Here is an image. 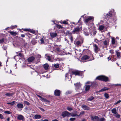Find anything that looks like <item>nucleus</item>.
Masks as SVG:
<instances>
[{"label": "nucleus", "instance_id": "nucleus-57", "mask_svg": "<svg viewBox=\"0 0 121 121\" xmlns=\"http://www.w3.org/2000/svg\"><path fill=\"white\" fill-rule=\"evenodd\" d=\"M121 102V100H119L117 102H116L115 104H118L120 103Z\"/></svg>", "mask_w": 121, "mask_h": 121}, {"label": "nucleus", "instance_id": "nucleus-58", "mask_svg": "<svg viewBox=\"0 0 121 121\" xmlns=\"http://www.w3.org/2000/svg\"><path fill=\"white\" fill-rule=\"evenodd\" d=\"M39 108L43 112H44L45 111V110L43 109L40 107H39Z\"/></svg>", "mask_w": 121, "mask_h": 121}, {"label": "nucleus", "instance_id": "nucleus-31", "mask_svg": "<svg viewBox=\"0 0 121 121\" xmlns=\"http://www.w3.org/2000/svg\"><path fill=\"white\" fill-rule=\"evenodd\" d=\"M74 43L75 45H79L81 43V42L79 41H75Z\"/></svg>", "mask_w": 121, "mask_h": 121}, {"label": "nucleus", "instance_id": "nucleus-27", "mask_svg": "<svg viewBox=\"0 0 121 121\" xmlns=\"http://www.w3.org/2000/svg\"><path fill=\"white\" fill-rule=\"evenodd\" d=\"M15 102V101H13L11 102L7 103V104H10L11 106H13Z\"/></svg>", "mask_w": 121, "mask_h": 121}, {"label": "nucleus", "instance_id": "nucleus-11", "mask_svg": "<svg viewBox=\"0 0 121 121\" xmlns=\"http://www.w3.org/2000/svg\"><path fill=\"white\" fill-rule=\"evenodd\" d=\"M60 90H56L54 92V95L57 96H58L60 95Z\"/></svg>", "mask_w": 121, "mask_h": 121}, {"label": "nucleus", "instance_id": "nucleus-18", "mask_svg": "<svg viewBox=\"0 0 121 121\" xmlns=\"http://www.w3.org/2000/svg\"><path fill=\"white\" fill-rule=\"evenodd\" d=\"M109 42V40L108 39L105 40L103 42V44L105 46L108 45Z\"/></svg>", "mask_w": 121, "mask_h": 121}, {"label": "nucleus", "instance_id": "nucleus-51", "mask_svg": "<svg viewBox=\"0 0 121 121\" xmlns=\"http://www.w3.org/2000/svg\"><path fill=\"white\" fill-rule=\"evenodd\" d=\"M29 32L33 34L35 32V31L34 30H32L30 29V30H29Z\"/></svg>", "mask_w": 121, "mask_h": 121}, {"label": "nucleus", "instance_id": "nucleus-12", "mask_svg": "<svg viewBox=\"0 0 121 121\" xmlns=\"http://www.w3.org/2000/svg\"><path fill=\"white\" fill-rule=\"evenodd\" d=\"M17 119L19 120H22V121H23L24 120V117L21 115H18L17 117Z\"/></svg>", "mask_w": 121, "mask_h": 121}, {"label": "nucleus", "instance_id": "nucleus-19", "mask_svg": "<svg viewBox=\"0 0 121 121\" xmlns=\"http://www.w3.org/2000/svg\"><path fill=\"white\" fill-rule=\"evenodd\" d=\"M89 57L87 55H84L83 56L82 58V59L83 60H85L89 59Z\"/></svg>", "mask_w": 121, "mask_h": 121}, {"label": "nucleus", "instance_id": "nucleus-63", "mask_svg": "<svg viewBox=\"0 0 121 121\" xmlns=\"http://www.w3.org/2000/svg\"><path fill=\"white\" fill-rule=\"evenodd\" d=\"M81 121H86V120L85 119H83Z\"/></svg>", "mask_w": 121, "mask_h": 121}, {"label": "nucleus", "instance_id": "nucleus-8", "mask_svg": "<svg viewBox=\"0 0 121 121\" xmlns=\"http://www.w3.org/2000/svg\"><path fill=\"white\" fill-rule=\"evenodd\" d=\"M92 19L93 20L94 17H89L85 20V22L86 23L88 22L89 21L91 20Z\"/></svg>", "mask_w": 121, "mask_h": 121}, {"label": "nucleus", "instance_id": "nucleus-43", "mask_svg": "<svg viewBox=\"0 0 121 121\" xmlns=\"http://www.w3.org/2000/svg\"><path fill=\"white\" fill-rule=\"evenodd\" d=\"M54 66L56 68H58L59 67V64L57 63L56 64L54 65Z\"/></svg>", "mask_w": 121, "mask_h": 121}, {"label": "nucleus", "instance_id": "nucleus-13", "mask_svg": "<svg viewBox=\"0 0 121 121\" xmlns=\"http://www.w3.org/2000/svg\"><path fill=\"white\" fill-rule=\"evenodd\" d=\"M35 57L33 56H31L29 57L27 59L28 61L29 62H31L33 61L35 59Z\"/></svg>", "mask_w": 121, "mask_h": 121}, {"label": "nucleus", "instance_id": "nucleus-52", "mask_svg": "<svg viewBox=\"0 0 121 121\" xmlns=\"http://www.w3.org/2000/svg\"><path fill=\"white\" fill-rule=\"evenodd\" d=\"M0 118L2 119H4V117L3 116V115L0 113Z\"/></svg>", "mask_w": 121, "mask_h": 121}, {"label": "nucleus", "instance_id": "nucleus-20", "mask_svg": "<svg viewBox=\"0 0 121 121\" xmlns=\"http://www.w3.org/2000/svg\"><path fill=\"white\" fill-rule=\"evenodd\" d=\"M50 35L52 37L54 38L56 36L57 34L55 32H51L50 33Z\"/></svg>", "mask_w": 121, "mask_h": 121}, {"label": "nucleus", "instance_id": "nucleus-44", "mask_svg": "<svg viewBox=\"0 0 121 121\" xmlns=\"http://www.w3.org/2000/svg\"><path fill=\"white\" fill-rule=\"evenodd\" d=\"M81 18H80L79 20L78 23H79V24H78L79 25H82V22H81Z\"/></svg>", "mask_w": 121, "mask_h": 121}, {"label": "nucleus", "instance_id": "nucleus-40", "mask_svg": "<svg viewBox=\"0 0 121 121\" xmlns=\"http://www.w3.org/2000/svg\"><path fill=\"white\" fill-rule=\"evenodd\" d=\"M116 114V115H114V116H115L116 117L118 118H119L120 117V116L119 114H117V113Z\"/></svg>", "mask_w": 121, "mask_h": 121}, {"label": "nucleus", "instance_id": "nucleus-10", "mask_svg": "<svg viewBox=\"0 0 121 121\" xmlns=\"http://www.w3.org/2000/svg\"><path fill=\"white\" fill-rule=\"evenodd\" d=\"M91 118L93 121H98L99 119L98 117L96 116L93 117L91 115Z\"/></svg>", "mask_w": 121, "mask_h": 121}, {"label": "nucleus", "instance_id": "nucleus-49", "mask_svg": "<svg viewBox=\"0 0 121 121\" xmlns=\"http://www.w3.org/2000/svg\"><path fill=\"white\" fill-rule=\"evenodd\" d=\"M67 22L65 21H64L62 22L61 23V24H67Z\"/></svg>", "mask_w": 121, "mask_h": 121}, {"label": "nucleus", "instance_id": "nucleus-38", "mask_svg": "<svg viewBox=\"0 0 121 121\" xmlns=\"http://www.w3.org/2000/svg\"><path fill=\"white\" fill-rule=\"evenodd\" d=\"M115 39H114L112 38V44L114 45L115 43Z\"/></svg>", "mask_w": 121, "mask_h": 121}, {"label": "nucleus", "instance_id": "nucleus-21", "mask_svg": "<svg viewBox=\"0 0 121 121\" xmlns=\"http://www.w3.org/2000/svg\"><path fill=\"white\" fill-rule=\"evenodd\" d=\"M108 89L109 88H107V87H105L101 89L100 90H99V92L105 91H106L108 90Z\"/></svg>", "mask_w": 121, "mask_h": 121}, {"label": "nucleus", "instance_id": "nucleus-36", "mask_svg": "<svg viewBox=\"0 0 121 121\" xmlns=\"http://www.w3.org/2000/svg\"><path fill=\"white\" fill-rule=\"evenodd\" d=\"M13 94L12 93H7L5 94V95L7 96H10L12 95Z\"/></svg>", "mask_w": 121, "mask_h": 121}, {"label": "nucleus", "instance_id": "nucleus-23", "mask_svg": "<svg viewBox=\"0 0 121 121\" xmlns=\"http://www.w3.org/2000/svg\"><path fill=\"white\" fill-rule=\"evenodd\" d=\"M97 85V83L96 82H94L91 83V86L93 87H95Z\"/></svg>", "mask_w": 121, "mask_h": 121}, {"label": "nucleus", "instance_id": "nucleus-50", "mask_svg": "<svg viewBox=\"0 0 121 121\" xmlns=\"http://www.w3.org/2000/svg\"><path fill=\"white\" fill-rule=\"evenodd\" d=\"M56 60L60 61L62 60V59L59 58H57L56 59Z\"/></svg>", "mask_w": 121, "mask_h": 121}, {"label": "nucleus", "instance_id": "nucleus-28", "mask_svg": "<svg viewBox=\"0 0 121 121\" xmlns=\"http://www.w3.org/2000/svg\"><path fill=\"white\" fill-rule=\"evenodd\" d=\"M48 67L49 65L47 64H45L43 65L44 68L45 70H47L48 68Z\"/></svg>", "mask_w": 121, "mask_h": 121}, {"label": "nucleus", "instance_id": "nucleus-32", "mask_svg": "<svg viewBox=\"0 0 121 121\" xmlns=\"http://www.w3.org/2000/svg\"><path fill=\"white\" fill-rule=\"evenodd\" d=\"M69 38L71 42L72 43L73 42V36L71 35L69 36Z\"/></svg>", "mask_w": 121, "mask_h": 121}, {"label": "nucleus", "instance_id": "nucleus-30", "mask_svg": "<svg viewBox=\"0 0 121 121\" xmlns=\"http://www.w3.org/2000/svg\"><path fill=\"white\" fill-rule=\"evenodd\" d=\"M66 35H68L69 36L72 35V33L69 31L67 30L65 33Z\"/></svg>", "mask_w": 121, "mask_h": 121}, {"label": "nucleus", "instance_id": "nucleus-24", "mask_svg": "<svg viewBox=\"0 0 121 121\" xmlns=\"http://www.w3.org/2000/svg\"><path fill=\"white\" fill-rule=\"evenodd\" d=\"M9 32L10 33V34L13 36H15L17 34L16 32H13V31H9Z\"/></svg>", "mask_w": 121, "mask_h": 121}, {"label": "nucleus", "instance_id": "nucleus-9", "mask_svg": "<svg viewBox=\"0 0 121 121\" xmlns=\"http://www.w3.org/2000/svg\"><path fill=\"white\" fill-rule=\"evenodd\" d=\"M112 12L111 11H110L108 14H107L105 16V18L107 19H109L112 16Z\"/></svg>", "mask_w": 121, "mask_h": 121}, {"label": "nucleus", "instance_id": "nucleus-37", "mask_svg": "<svg viewBox=\"0 0 121 121\" xmlns=\"http://www.w3.org/2000/svg\"><path fill=\"white\" fill-rule=\"evenodd\" d=\"M41 44H44V39L43 38H41L40 39Z\"/></svg>", "mask_w": 121, "mask_h": 121}, {"label": "nucleus", "instance_id": "nucleus-48", "mask_svg": "<svg viewBox=\"0 0 121 121\" xmlns=\"http://www.w3.org/2000/svg\"><path fill=\"white\" fill-rule=\"evenodd\" d=\"M100 121H105V119L104 117L101 118L100 119Z\"/></svg>", "mask_w": 121, "mask_h": 121}, {"label": "nucleus", "instance_id": "nucleus-22", "mask_svg": "<svg viewBox=\"0 0 121 121\" xmlns=\"http://www.w3.org/2000/svg\"><path fill=\"white\" fill-rule=\"evenodd\" d=\"M34 117L35 119H38L41 118V117L40 115L36 114L34 116Z\"/></svg>", "mask_w": 121, "mask_h": 121}, {"label": "nucleus", "instance_id": "nucleus-4", "mask_svg": "<svg viewBox=\"0 0 121 121\" xmlns=\"http://www.w3.org/2000/svg\"><path fill=\"white\" fill-rule=\"evenodd\" d=\"M71 113L65 111L62 113V116L64 117H69L71 116Z\"/></svg>", "mask_w": 121, "mask_h": 121}, {"label": "nucleus", "instance_id": "nucleus-61", "mask_svg": "<svg viewBox=\"0 0 121 121\" xmlns=\"http://www.w3.org/2000/svg\"><path fill=\"white\" fill-rule=\"evenodd\" d=\"M68 74L67 73H66L65 75V77L66 78H68Z\"/></svg>", "mask_w": 121, "mask_h": 121}, {"label": "nucleus", "instance_id": "nucleus-1", "mask_svg": "<svg viewBox=\"0 0 121 121\" xmlns=\"http://www.w3.org/2000/svg\"><path fill=\"white\" fill-rule=\"evenodd\" d=\"M75 87V90L77 91L80 92L76 94L77 95L80 94H81L82 92V90L81 88L82 84L80 82H78L74 84Z\"/></svg>", "mask_w": 121, "mask_h": 121}, {"label": "nucleus", "instance_id": "nucleus-46", "mask_svg": "<svg viewBox=\"0 0 121 121\" xmlns=\"http://www.w3.org/2000/svg\"><path fill=\"white\" fill-rule=\"evenodd\" d=\"M24 103L26 104H27L28 105H29L30 104V103L29 102H28L26 101H24Z\"/></svg>", "mask_w": 121, "mask_h": 121}, {"label": "nucleus", "instance_id": "nucleus-25", "mask_svg": "<svg viewBox=\"0 0 121 121\" xmlns=\"http://www.w3.org/2000/svg\"><path fill=\"white\" fill-rule=\"evenodd\" d=\"M111 111L114 114H116L117 113V109L115 108H113Z\"/></svg>", "mask_w": 121, "mask_h": 121}, {"label": "nucleus", "instance_id": "nucleus-7", "mask_svg": "<svg viewBox=\"0 0 121 121\" xmlns=\"http://www.w3.org/2000/svg\"><path fill=\"white\" fill-rule=\"evenodd\" d=\"M37 96L40 98L39 99L41 100L43 102H45L48 103L49 102V101L48 100L46 99H45L44 98L42 97L41 96L39 95H37Z\"/></svg>", "mask_w": 121, "mask_h": 121}, {"label": "nucleus", "instance_id": "nucleus-53", "mask_svg": "<svg viewBox=\"0 0 121 121\" xmlns=\"http://www.w3.org/2000/svg\"><path fill=\"white\" fill-rule=\"evenodd\" d=\"M56 50L58 52H60V48L59 47L56 48Z\"/></svg>", "mask_w": 121, "mask_h": 121}, {"label": "nucleus", "instance_id": "nucleus-64", "mask_svg": "<svg viewBox=\"0 0 121 121\" xmlns=\"http://www.w3.org/2000/svg\"><path fill=\"white\" fill-rule=\"evenodd\" d=\"M52 121H58L56 119H55L54 120H52Z\"/></svg>", "mask_w": 121, "mask_h": 121}, {"label": "nucleus", "instance_id": "nucleus-54", "mask_svg": "<svg viewBox=\"0 0 121 121\" xmlns=\"http://www.w3.org/2000/svg\"><path fill=\"white\" fill-rule=\"evenodd\" d=\"M4 41V38H2L1 39H0V43H2Z\"/></svg>", "mask_w": 121, "mask_h": 121}, {"label": "nucleus", "instance_id": "nucleus-59", "mask_svg": "<svg viewBox=\"0 0 121 121\" xmlns=\"http://www.w3.org/2000/svg\"><path fill=\"white\" fill-rule=\"evenodd\" d=\"M99 56H100V57H102L103 56V55L102 53H99Z\"/></svg>", "mask_w": 121, "mask_h": 121}, {"label": "nucleus", "instance_id": "nucleus-29", "mask_svg": "<svg viewBox=\"0 0 121 121\" xmlns=\"http://www.w3.org/2000/svg\"><path fill=\"white\" fill-rule=\"evenodd\" d=\"M91 87V86L89 85H86V87L85 90L86 91H88Z\"/></svg>", "mask_w": 121, "mask_h": 121}, {"label": "nucleus", "instance_id": "nucleus-41", "mask_svg": "<svg viewBox=\"0 0 121 121\" xmlns=\"http://www.w3.org/2000/svg\"><path fill=\"white\" fill-rule=\"evenodd\" d=\"M67 109L69 111H70L73 110V108L71 107H67Z\"/></svg>", "mask_w": 121, "mask_h": 121}, {"label": "nucleus", "instance_id": "nucleus-14", "mask_svg": "<svg viewBox=\"0 0 121 121\" xmlns=\"http://www.w3.org/2000/svg\"><path fill=\"white\" fill-rule=\"evenodd\" d=\"M78 112L76 110L74 111H73V113L71 114V116L72 117H74L76 116H78L79 115H77Z\"/></svg>", "mask_w": 121, "mask_h": 121}, {"label": "nucleus", "instance_id": "nucleus-26", "mask_svg": "<svg viewBox=\"0 0 121 121\" xmlns=\"http://www.w3.org/2000/svg\"><path fill=\"white\" fill-rule=\"evenodd\" d=\"M46 59H47L48 60L50 61H51V59L50 56H49L48 55H46Z\"/></svg>", "mask_w": 121, "mask_h": 121}, {"label": "nucleus", "instance_id": "nucleus-33", "mask_svg": "<svg viewBox=\"0 0 121 121\" xmlns=\"http://www.w3.org/2000/svg\"><path fill=\"white\" fill-rule=\"evenodd\" d=\"M104 28V26L102 25L100 26H99V30L101 31L103 30V29Z\"/></svg>", "mask_w": 121, "mask_h": 121}, {"label": "nucleus", "instance_id": "nucleus-42", "mask_svg": "<svg viewBox=\"0 0 121 121\" xmlns=\"http://www.w3.org/2000/svg\"><path fill=\"white\" fill-rule=\"evenodd\" d=\"M85 112L84 111H82L80 112V114L78 116V117H79L81 115H82L84 114L85 113Z\"/></svg>", "mask_w": 121, "mask_h": 121}, {"label": "nucleus", "instance_id": "nucleus-5", "mask_svg": "<svg viewBox=\"0 0 121 121\" xmlns=\"http://www.w3.org/2000/svg\"><path fill=\"white\" fill-rule=\"evenodd\" d=\"M80 28L79 27H76L73 29L72 31V33L73 34H77L80 31Z\"/></svg>", "mask_w": 121, "mask_h": 121}, {"label": "nucleus", "instance_id": "nucleus-55", "mask_svg": "<svg viewBox=\"0 0 121 121\" xmlns=\"http://www.w3.org/2000/svg\"><path fill=\"white\" fill-rule=\"evenodd\" d=\"M71 93V92L69 91H67L66 92V94H69Z\"/></svg>", "mask_w": 121, "mask_h": 121}, {"label": "nucleus", "instance_id": "nucleus-34", "mask_svg": "<svg viewBox=\"0 0 121 121\" xmlns=\"http://www.w3.org/2000/svg\"><path fill=\"white\" fill-rule=\"evenodd\" d=\"M56 26L59 29L62 28L63 27L60 25L56 24Z\"/></svg>", "mask_w": 121, "mask_h": 121}, {"label": "nucleus", "instance_id": "nucleus-3", "mask_svg": "<svg viewBox=\"0 0 121 121\" xmlns=\"http://www.w3.org/2000/svg\"><path fill=\"white\" fill-rule=\"evenodd\" d=\"M83 72L80 71L76 70L73 71L72 72V74L76 75L82 76L83 74Z\"/></svg>", "mask_w": 121, "mask_h": 121}, {"label": "nucleus", "instance_id": "nucleus-6", "mask_svg": "<svg viewBox=\"0 0 121 121\" xmlns=\"http://www.w3.org/2000/svg\"><path fill=\"white\" fill-rule=\"evenodd\" d=\"M93 47L95 52L96 53H98V52L100 50L98 46L96 44H93Z\"/></svg>", "mask_w": 121, "mask_h": 121}, {"label": "nucleus", "instance_id": "nucleus-62", "mask_svg": "<svg viewBox=\"0 0 121 121\" xmlns=\"http://www.w3.org/2000/svg\"><path fill=\"white\" fill-rule=\"evenodd\" d=\"M21 36L22 37H25V35L24 34H22L21 35Z\"/></svg>", "mask_w": 121, "mask_h": 121}, {"label": "nucleus", "instance_id": "nucleus-60", "mask_svg": "<svg viewBox=\"0 0 121 121\" xmlns=\"http://www.w3.org/2000/svg\"><path fill=\"white\" fill-rule=\"evenodd\" d=\"M18 55L21 57H22V54L21 53H19Z\"/></svg>", "mask_w": 121, "mask_h": 121}, {"label": "nucleus", "instance_id": "nucleus-2", "mask_svg": "<svg viewBox=\"0 0 121 121\" xmlns=\"http://www.w3.org/2000/svg\"><path fill=\"white\" fill-rule=\"evenodd\" d=\"M96 80H98L107 82L108 80V77L103 75H100L97 76L96 78Z\"/></svg>", "mask_w": 121, "mask_h": 121}, {"label": "nucleus", "instance_id": "nucleus-16", "mask_svg": "<svg viewBox=\"0 0 121 121\" xmlns=\"http://www.w3.org/2000/svg\"><path fill=\"white\" fill-rule=\"evenodd\" d=\"M17 106L18 108L21 109L20 110H21L23 107V104L21 103H19L18 104Z\"/></svg>", "mask_w": 121, "mask_h": 121}, {"label": "nucleus", "instance_id": "nucleus-45", "mask_svg": "<svg viewBox=\"0 0 121 121\" xmlns=\"http://www.w3.org/2000/svg\"><path fill=\"white\" fill-rule=\"evenodd\" d=\"M4 113L5 114H11L12 112L10 111H6L4 112Z\"/></svg>", "mask_w": 121, "mask_h": 121}, {"label": "nucleus", "instance_id": "nucleus-35", "mask_svg": "<svg viewBox=\"0 0 121 121\" xmlns=\"http://www.w3.org/2000/svg\"><path fill=\"white\" fill-rule=\"evenodd\" d=\"M104 96L105 97V98L108 99L109 98V95L107 93H105L104 94Z\"/></svg>", "mask_w": 121, "mask_h": 121}, {"label": "nucleus", "instance_id": "nucleus-15", "mask_svg": "<svg viewBox=\"0 0 121 121\" xmlns=\"http://www.w3.org/2000/svg\"><path fill=\"white\" fill-rule=\"evenodd\" d=\"M81 107L84 110H89L90 109V108L86 105H82Z\"/></svg>", "mask_w": 121, "mask_h": 121}, {"label": "nucleus", "instance_id": "nucleus-17", "mask_svg": "<svg viewBox=\"0 0 121 121\" xmlns=\"http://www.w3.org/2000/svg\"><path fill=\"white\" fill-rule=\"evenodd\" d=\"M116 54L117 56V58H121V53L118 51H116Z\"/></svg>", "mask_w": 121, "mask_h": 121}, {"label": "nucleus", "instance_id": "nucleus-47", "mask_svg": "<svg viewBox=\"0 0 121 121\" xmlns=\"http://www.w3.org/2000/svg\"><path fill=\"white\" fill-rule=\"evenodd\" d=\"M76 119L75 118H71L69 119V120L71 121H74Z\"/></svg>", "mask_w": 121, "mask_h": 121}, {"label": "nucleus", "instance_id": "nucleus-39", "mask_svg": "<svg viewBox=\"0 0 121 121\" xmlns=\"http://www.w3.org/2000/svg\"><path fill=\"white\" fill-rule=\"evenodd\" d=\"M94 97L93 96H91V97L89 98L87 100L88 101H91L94 99Z\"/></svg>", "mask_w": 121, "mask_h": 121}, {"label": "nucleus", "instance_id": "nucleus-56", "mask_svg": "<svg viewBox=\"0 0 121 121\" xmlns=\"http://www.w3.org/2000/svg\"><path fill=\"white\" fill-rule=\"evenodd\" d=\"M30 29H24V30L25 31H29V30Z\"/></svg>", "mask_w": 121, "mask_h": 121}]
</instances>
